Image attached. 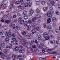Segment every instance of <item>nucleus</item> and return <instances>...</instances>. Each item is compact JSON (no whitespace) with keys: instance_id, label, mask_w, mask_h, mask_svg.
<instances>
[{"instance_id":"obj_1","label":"nucleus","mask_w":60,"mask_h":60,"mask_svg":"<svg viewBox=\"0 0 60 60\" xmlns=\"http://www.w3.org/2000/svg\"><path fill=\"white\" fill-rule=\"evenodd\" d=\"M17 56V57L19 58V60H24L23 59L20 58H21V57H22V55H17L16 56L14 55H12V57L13 58H16Z\"/></svg>"},{"instance_id":"obj_2","label":"nucleus","mask_w":60,"mask_h":60,"mask_svg":"<svg viewBox=\"0 0 60 60\" xmlns=\"http://www.w3.org/2000/svg\"><path fill=\"white\" fill-rule=\"evenodd\" d=\"M22 41H23V43H22V45L23 46L25 47H27L28 45V43L26 42V40L25 39H24L22 40Z\"/></svg>"},{"instance_id":"obj_3","label":"nucleus","mask_w":60,"mask_h":60,"mask_svg":"<svg viewBox=\"0 0 60 60\" xmlns=\"http://www.w3.org/2000/svg\"><path fill=\"white\" fill-rule=\"evenodd\" d=\"M43 37L45 38V40H48L49 39V37L48 36V33H44L43 34Z\"/></svg>"},{"instance_id":"obj_4","label":"nucleus","mask_w":60,"mask_h":60,"mask_svg":"<svg viewBox=\"0 0 60 60\" xmlns=\"http://www.w3.org/2000/svg\"><path fill=\"white\" fill-rule=\"evenodd\" d=\"M45 16H47L49 17H52V15L51 13H50V12H48L47 14H45Z\"/></svg>"},{"instance_id":"obj_5","label":"nucleus","mask_w":60,"mask_h":60,"mask_svg":"<svg viewBox=\"0 0 60 60\" xmlns=\"http://www.w3.org/2000/svg\"><path fill=\"white\" fill-rule=\"evenodd\" d=\"M9 31L10 32H8L7 33V36L8 37H11V33L10 32L11 31V29L9 30Z\"/></svg>"},{"instance_id":"obj_6","label":"nucleus","mask_w":60,"mask_h":60,"mask_svg":"<svg viewBox=\"0 0 60 60\" xmlns=\"http://www.w3.org/2000/svg\"><path fill=\"white\" fill-rule=\"evenodd\" d=\"M47 4L48 5V6H49V7L50 8V10L51 11V12H53L52 11H53V8H52V6H50V3H48Z\"/></svg>"},{"instance_id":"obj_7","label":"nucleus","mask_w":60,"mask_h":60,"mask_svg":"<svg viewBox=\"0 0 60 60\" xmlns=\"http://www.w3.org/2000/svg\"><path fill=\"white\" fill-rule=\"evenodd\" d=\"M52 22H57V19L56 18V17H54L52 18Z\"/></svg>"},{"instance_id":"obj_8","label":"nucleus","mask_w":60,"mask_h":60,"mask_svg":"<svg viewBox=\"0 0 60 60\" xmlns=\"http://www.w3.org/2000/svg\"><path fill=\"white\" fill-rule=\"evenodd\" d=\"M34 42H35V43H36V44H37V43H38V41H37V40H35V41H32L31 42V43H30V45H32L33 43H34Z\"/></svg>"},{"instance_id":"obj_9","label":"nucleus","mask_w":60,"mask_h":60,"mask_svg":"<svg viewBox=\"0 0 60 60\" xmlns=\"http://www.w3.org/2000/svg\"><path fill=\"white\" fill-rule=\"evenodd\" d=\"M36 6H39V4H40V1L39 0H36Z\"/></svg>"},{"instance_id":"obj_10","label":"nucleus","mask_w":60,"mask_h":60,"mask_svg":"<svg viewBox=\"0 0 60 60\" xmlns=\"http://www.w3.org/2000/svg\"><path fill=\"white\" fill-rule=\"evenodd\" d=\"M19 52L20 53H21L22 54H23L25 53V51L22 49H20L19 50Z\"/></svg>"},{"instance_id":"obj_11","label":"nucleus","mask_w":60,"mask_h":60,"mask_svg":"<svg viewBox=\"0 0 60 60\" xmlns=\"http://www.w3.org/2000/svg\"><path fill=\"white\" fill-rule=\"evenodd\" d=\"M30 12L31 14H30V15H29V16H32V14H33L34 12V11H33V10H31L30 11Z\"/></svg>"},{"instance_id":"obj_12","label":"nucleus","mask_w":60,"mask_h":60,"mask_svg":"<svg viewBox=\"0 0 60 60\" xmlns=\"http://www.w3.org/2000/svg\"><path fill=\"white\" fill-rule=\"evenodd\" d=\"M36 17L37 19H41V16L39 15H37L36 16Z\"/></svg>"},{"instance_id":"obj_13","label":"nucleus","mask_w":60,"mask_h":60,"mask_svg":"<svg viewBox=\"0 0 60 60\" xmlns=\"http://www.w3.org/2000/svg\"><path fill=\"white\" fill-rule=\"evenodd\" d=\"M3 52L4 53H5L6 54H7L8 53H9V51H8L7 50L5 49L4 50Z\"/></svg>"},{"instance_id":"obj_14","label":"nucleus","mask_w":60,"mask_h":60,"mask_svg":"<svg viewBox=\"0 0 60 60\" xmlns=\"http://www.w3.org/2000/svg\"><path fill=\"white\" fill-rule=\"evenodd\" d=\"M54 48H52L50 49H48L47 50V51L48 52H49V51H53V50H54Z\"/></svg>"},{"instance_id":"obj_15","label":"nucleus","mask_w":60,"mask_h":60,"mask_svg":"<svg viewBox=\"0 0 60 60\" xmlns=\"http://www.w3.org/2000/svg\"><path fill=\"white\" fill-rule=\"evenodd\" d=\"M51 22V19L50 18H48L47 20V23H50V22Z\"/></svg>"},{"instance_id":"obj_16","label":"nucleus","mask_w":60,"mask_h":60,"mask_svg":"<svg viewBox=\"0 0 60 60\" xmlns=\"http://www.w3.org/2000/svg\"><path fill=\"white\" fill-rule=\"evenodd\" d=\"M24 26H26L27 25V24H28V22L26 21H25L24 22Z\"/></svg>"},{"instance_id":"obj_17","label":"nucleus","mask_w":60,"mask_h":60,"mask_svg":"<svg viewBox=\"0 0 60 60\" xmlns=\"http://www.w3.org/2000/svg\"><path fill=\"white\" fill-rule=\"evenodd\" d=\"M27 30H29L30 28H31V26L30 25H27Z\"/></svg>"},{"instance_id":"obj_18","label":"nucleus","mask_w":60,"mask_h":60,"mask_svg":"<svg viewBox=\"0 0 60 60\" xmlns=\"http://www.w3.org/2000/svg\"><path fill=\"white\" fill-rule=\"evenodd\" d=\"M10 21L9 20H5V23H6V24H9V23H10Z\"/></svg>"},{"instance_id":"obj_19","label":"nucleus","mask_w":60,"mask_h":60,"mask_svg":"<svg viewBox=\"0 0 60 60\" xmlns=\"http://www.w3.org/2000/svg\"><path fill=\"white\" fill-rule=\"evenodd\" d=\"M15 51H18L19 50V47L18 46H16L15 48Z\"/></svg>"},{"instance_id":"obj_20","label":"nucleus","mask_w":60,"mask_h":60,"mask_svg":"<svg viewBox=\"0 0 60 60\" xmlns=\"http://www.w3.org/2000/svg\"><path fill=\"white\" fill-rule=\"evenodd\" d=\"M38 39L39 40H41V35H39L38 36Z\"/></svg>"},{"instance_id":"obj_21","label":"nucleus","mask_w":60,"mask_h":60,"mask_svg":"<svg viewBox=\"0 0 60 60\" xmlns=\"http://www.w3.org/2000/svg\"><path fill=\"white\" fill-rule=\"evenodd\" d=\"M43 9H44V10H43V11H47V9H48V8H47L46 7H45L43 8Z\"/></svg>"},{"instance_id":"obj_22","label":"nucleus","mask_w":60,"mask_h":60,"mask_svg":"<svg viewBox=\"0 0 60 60\" xmlns=\"http://www.w3.org/2000/svg\"><path fill=\"white\" fill-rule=\"evenodd\" d=\"M26 37L27 39H30V38H31V35H30L27 34L26 36Z\"/></svg>"},{"instance_id":"obj_23","label":"nucleus","mask_w":60,"mask_h":60,"mask_svg":"<svg viewBox=\"0 0 60 60\" xmlns=\"http://www.w3.org/2000/svg\"><path fill=\"white\" fill-rule=\"evenodd\" d=\"M28 16L27 15H25L24 16V18L25 19H27V18H28Z\"/></svg>"},{"instance_id":"obj_24","label":"nucleus","mask_w":60,"mask_h":60,"mask_svg":"<svg viewBox=\"0 0 60 60\" xmlns=\"http://www.w3.org/2000/svg\"><path fill=\"white\" fill-rule=\"evenodd\" d=\"M36 20V18L34 17L32 19V20L33 22H34L35 21V20Z\"/></svg>"},{"instance_id":"obj_25","label":"nucleus","mask_w":60,"mask_h":60,"mask_svg":"<svg viewBox=\"0 0 60 60\" xmlns=\"http://www.w3.org/2000/svg\"><path fill=\"white\" fill-rule=\"evenodd\" d=\"M51 4L52 5H54L55 4V2L53 1H51L50 2Z\"/></svg>"},{"instance_id":"obj_26","label":"nucleus","mask_w":60,"mask_h":60,"mask_svg":"<svg viewBox=\"0 0 60 60\" xmlns=\"http://www.w3.org/2000/svg\"><path fill=\"white\" fill-rule=\"evenodd\" d=\"M28 6V3H27L25 4V7H27Z\"/></svg>"},{"instance_id":"obj_27","label":"nucleus","mask_w":60,"mask_h":60,"mask_svg":"<svg viewBox=\"0 0 60 60\" xmlns=\"http://www.w3.org/2000/svg\"><path fill=\"white\" fill-rule=\"evenodd\" d=\"M32 32L33 34H35V33H36V31H35V30L33 29L32 30Z\"/></svg>"},{"instance_id":"obj_28","label":"nucleus","mask_w":60,"mask_h":60,"mask_svg":"<svg viewBox=\"0 0 60 60\" xmlns=\"http://www.w3.org/2000/svg\"><path fill=\"white\" fill-rule=\"evenodd\" d=\"M5 41L6 42H8L9 41V39L8 38H6L5 39Z\"/></svg>"},{"instance_id":"obj_29","label":"nucleus","mask_w":60,"mask_h":60,"mask_svg":"<svg viewBox=\"0 0 60 60\" xmlns=\"http://www.w3.org/2000/svg\"><path fill=\"white\" fill-rule=\"evenodd\" d=\"M22 34L23 35H26V31L23 32L22 33Z\"/></svg>"},{"instance_id":"obj_30","label":"nucleus","mask_w":60,"mask_h":60,"mask_svg":"<svg viewBox=\"0 0 60 60\" xmlns=\"http://www.w3.org/2000/svg\"><path fill=\"white\" fill-rule=\"evenodd\" d=\"M24 22V20H22L21 21L20 23L21 24H23Z\"/></svg>"},{"instance_id":"obj_31","label":"nucleus","mask_w":60,"mask_h":60,"mask_svg":"<svg viewBox=\"0 0 60 60\" xmlns=\"http://www.w3.org/2000/svg\"><path fill=\"white\" fill-rule=\"evenodd\" d=\"M34 50V52H38L39 51V50H38V49H35Z\"/></svg>"},{"instance_id":"obj_32","label":"nucleus","mask_w":60,"mask_h":60,"mask_svg":"<svg viewBox=\"0 0 60 60\" xmlns=\"http://www.w3.org/2000/svg\"><path fill=\"white\" fill-rule=\"evenodd\" d=\"M47 28L48 29H49L50 30L52 28V27L50 26H48Z\"/></svg>"},{"instance_id":"obj_33","label":"nucleus","mask_w":60,"mask_h":60,"mask_svg":"<svg viewBox=\"0 0 60 60\" xmlns=\"http://www.w3.org/2000/svg\"><path fill=\"white\" fill-rule=\"evenodd\" d=\"M36 12L37 13H39L40 12V9L38 8L36 9Z\"/></svg>"},{"instance_id":"obj_34","label":"nucleus","mask_w":60,"mask_h":60,"mask_svg":"<svg viewBox=\"0 0 60 60\" xmlns=\"http://www.w3.org/2000/svg\"><path fill=\"white\" fill-rule=\"evenodd\" d=\"M20 3V1L19 0L15 2L16 4H19Z\"/></svg>"},{"instance_id":"obj_35","label":"nucleus","mask_w":60,"mask_h":60,"mask_svg":"<svg viewBox=\"0 0 60 60\" xmlns=\"http://www.w3.org/2000/svg\"><path fill=\"white\" fill-rule=\"evenodd\" d=\"M55 31L57 33H58L59 32V30L58 29H56L55 30Z\"/></svg>"},{"instance_id":"obj_36","label":"nucleus","mask_w":60,"mask_h":60,"mask_svg":"<svg viewBox=\"0 0 60 60\" xmlns=\"http://www.w3.org/2000/svg\"><path fill=\"white\" fill-rule=\"evenodd\" d=\"M6 56L7 57V60H9V59H10V58H9L10 57V56L7 55Z\"/></svg>"},{"instance_id":"obj_37","label":"nucleus","mask_w":60,"mask_h":60,"mask_svg":"<svg viewBox=\"0 0 60 60\" xmlns=\"http://www.w3.org/2000/svg\"><path fill=\"white\" fill-rule=\"evenodd\" d=\"M45 3V1H41V3L42 4H44Z\"/></svg>"},{"instance_id":"obj_38","label":"nucleus","mask_w":60,"mask_h":60,"mask_svg":"<svg viewBox=\"0 0 60 60\" xmlns=\"http://www.w3.org/2000/svg\"><path fill=\"white\" fill-rule=\"evenodd\" d=\"M4 34V31H2L0 32V35H2Z\"/></svg>"},{"instance_id":"obj_39","label":"nucleus","mask_w":60,"mask_h":60,"mask_svg":"<svg viewBox=\"0 0 60 60\" xmlns=\"http://www.w3.org/2000/svg\"><path fill=\"white\" fill-rule=\"evenodd\" d=\"M43 26L44 28H46L47 26V25L45 23H44L43 24Z\"/></svg>"},{"instance_id":"obj_40","label":"nucleus","mask_w":60,"mask_h":60,"mask_svg":"<svg viewBox=\"0 0 60 60\" xmlns=\"http://www.w3.org/2000/svg\"><path fill=\"white\" fill-rule=\"evenodd\" d=\"M36 29L37 31H40V27H36Z\"/></svg>"},{"instance_id":"obj_41","label":"nucleus","mask_w":60,"mask_h":60,"mask_svg":"<svg viewBox=\"0 0 60 60\" xmlns=\"http://www.w3.org/2000/svg\"><path fill=\"white\" fill-rule=\"evenodd\" d=\"M51 43H54L55 42V40H51Z\"/></svg>"},{"instance_id":"obj_42","label":"nucleus","mask_w":60,"mask_h":60,"mask_svg":"<svg viewBox=\"0 0 60 60\" xmlns=\"http://www.w3.org/2000/svg\"><path fill=\"white\" fill-rule=\"evenodd\" d=\"M11 46H12L13 45H14V41L12 42L11 41Z\"/></svg>"},{"instance_id":"obj_43","label":"nucleus","mask_w":60,"mask_h":60,"mask_svg":"<svg viewBox=\"0 0 60 60\" xmlns=\"http://www.w3.org/2000/svg\"><path fill=\"white\" fill-rule=\"evenodd\" d=\"M3 27L4 29L5 30H6L7 29V27L6 26H3Z\"/></svg>"},{"instance_id":"obj_44","label":"nucleus","mask_w":60,"mask_h":60,"mask_svg":"<svg viewBox=\"0 0 60 60\" xmlns=\"http://www.w3.org/2000/svg\"><path fill=\"white\" fill-rule=\"evenodd\" d=\"M56 15H59V12L58 11H56Z\"/></svg>"},{"instance_id":"obj_45","label":"nucleus","mask_w":60,"mask_h":60,"mask_svg":"<svg viewBox=\"0 0 60 60\" xmlns=\"http://www.w3.org/2000/svg\"><path fill=\"white\" fill-rule=\"evenodd\" d=\"M52 25L53 26H56V23H54L52 24Z\"/></svg>"},{"instance_id":"obj_46","label":"nucleus","mask_w":60,"mask_h":60,"mask_svg":"<svg viewBox=\"0 0 60 60\" xmlns=\"http://www.w3.org/2000/svg\"><path fill=\"white\" fill-rule=\"evenodd\" d=\"M12 37H15V34L14 33H13L12 34Z\"/></svg>"},{"instance_id":"obj_47","label":"nucleus","mask_w":60,"mask_h":60,"mask_svg":"<svg viewBox=\"0 0 60 60\" xmlns=\"http://www.w3.org/2000/svg\"><path fill=\"white\" fill-rule=\"evenodd\" d=\"M28 23H30V24H31V23H32V21L30 20H29L28 21Z\"/></svg>"},{"instance_id":"obj_48","label":"nucleus","mask_w":60,"mask_h":60,"mask_svg":"<svg viewBox=\"0 0 60 60\" xmlns=\"http://www.w3.org/2000/svg\"><path fill=\"white\" fill-rule=\"evenodd\" d=\"M16 17L17 16L16 15H13V18H16Z\"/></svg>"},{"instance_id":"obj_49","label":"nucleus","mask_w":60,"mask_h":60,"mask_svg":"<svg viewBox=\"0 0 60 60\" xmlns=\"http://www.w3.org/2000/svg\"><path fill=\"white\" fill-rule=\"evenodd\" d=\"M15 28H16L17 30H19V26H16L15 27Z\"/></svg>"},{"instance_id":"obj_50","label":"nucleus","mask_w":60,"mask_h":60,"mask_svg":"<svg viewBox=\"0 0 60 60\" xmlns=\"http://www.w3.org/2000/svg\"><path fill=\"white\" fill-rule=\"evenodd\" d=\"M33 27L34 29H36V27H35V26L34 25H33Z\"/></svg>"},{"instance_id":"obj_51","label":"nucleus","mask_w":60,"mask_h":60,"mask_svg":"<svg viewBox=\"0 0 60 60\" xmlns=\"http://www.w3.org/2000/svg\"><path fill=\"white\" fill-rule=\"evenodd\" d=\"M54 37V36H52V35H50V36L49 37V38H53Z\"/></svg>"},{"instance_id":"obj_52","label":"nucleus","mask_w":60,"mask_h":60,"mask_svg":"<svg viewBox=\"0 0 60 60\" xmlns=\"http://www.w3.org/2000/svg\"><path fill=\"white\" fill-rule=\"evenodd\" d=\"M29 6L32 5V2H29Z\"/></svg>"},{"instance_id":"obj_53","label":"nucleus","mask_w":60,"mask_h":60,"mask_svg":"<svg viewBox=\"0 0 60 60\" xmlns=\"http://www.w3.org/2000/svg\"><path fill=\"white\" fill-rule=\"evenodd\" d=\"M16 40V38H15L14 37L12 38V40L14 41H15Z\"/></svg>"},{"instance_id":"obj_54","label":"nucleus","mask_w":60,"mask_h":60,"mask_svg":"<svg viewBox=\"0 0 60 60\" xmlns=\"http://www.w3.org/2000/svg\"><path fill=\"white\" fill-rule=\"evenodd\" d=\"M49 33L50 34H51L52 33V30H50L49 31Z\"/></svg>"},{"instance_id":"obj_55","label":"nucleus","mask_w":60,"mask_h":60,"mask_svg":"<svg viewBox=\"0 0 60 60\" xmlns=\"http://www.w3.org/2000/svg\"><path fill=\"white\" fill-rule=\"evenodd\" d=\"M37 46L38 48L39 49H41V45H37Z\"/></svg>"},{"instance_id":"obj_56","label":"nucleus","mask_w":60,"mask_h":60,"mask_svg":"<svg viewBox=\"0 0 60 60\" xmlns=\"http://www.w3.org/2000/svg\"><path fill=\"white\" fill-rule=\"evenodd\" d=\"M7 6V4H6L4 5V7H6Z\"/></svg>"},{"instance_id":"obj_57","label":"nucleus","mask_w":60,"mask_h":60,"mask_svg":"<svg viewBox=\"0 0 60 60\" xmlns=\"http://www.w3.org/2000/svg\"><path fill=\"white\" fill-rule=\"evenodd\" d=\"M32 47L33 48H34V49H35V48H36V46L35 45H32Z\"/></svg>"},{"instance_id":"obj_58","label":"nucleus","mask_w":60,"mask_h":60,"mask_svg":"<svg viewBox=\"0 0 60 60\" xmlns=\"http://www.w3.org/2000/svg\"><path fill=\"white\" fill-rule=\"evenodd\" d=\"M21 9L22 10H23L24 9V6H22L21 7Z\"/></svg>"},{"instance_id":"obj_59","label":"nucleus","mask_w":60,"mask_h":60,"mask_svg":"<svg viewBox=\"0 0 60 60\" xmlns=\"http://www.w3.org/2000/svg\"><path fill=\"white\" fill-rule=\"evenodd\" d=\"M21 18H20L18 19V22L20 21H21Z\"/></svg>"},{"instance_id":"obj_60","label":"nucleus","mask_w":60,"mask_h":60,"mask_svg":"<svg viewBox=\"0 0 60 60\" xmlns=\"http://www.w3.org/2000/svg\"><path fill=\"white\" fill-rule=\"evenodd\" d=\"M1 45L2 47H4V43H1Z\"/></svg>"},{"instance_id":"obj_61","label":"nucleus","mask_w":60,"mask_h":60,"mask_svg":"<svg viewBox=\"0 0 60 60\" xmlns=\"http://www.w3.org/2000/svg\"><path fill=\"white\" fill-rule=\"evenodd\" d=\"M13 22H15V23H16L17 22V20L16 19H15L14 20Z\"/></svg>"},{"instance_id":"obj_62","label":"nucleus","mask_w":60,"mask_h":60,"mask_svg":"<svg viewBox=\"0 0 60 60\" xmlns=\"http://www.w3.org/2000/svg\"><path fill=\"white\" fill-rule=\"evenodd\" d=\"M19 48H20L21 49H22L23 48V46H22V45H19Z\"/></svg>"},{"instance_id":"obj_63","label":"nucleus","mask_w":60,"mask_h":60,"mask_svg":"<svg viewBox=\"0 0 60 60\" xmlns=\"http://www.w3.org/2000/svg\"><path fill=\"white\" fill-rule=\"evenodd\" d=\"M11 27H14V26H15V24H13L12 25H11Z\"/></svg>"},{"instance_id":"obj_64","label":"nucleus","mask_w":60,"mask_h":60,"mask_svg":"<svg viewBox=\"0 0 60 60\" xmlns=\"http://www.w3.org/2000/svg\"><path fill=\"white\" fill-rule=\"evenodd\" d=\"M11 47H9L8 48H7V50H9V49H11Z\"/></svg>"}]
</instances>
